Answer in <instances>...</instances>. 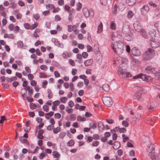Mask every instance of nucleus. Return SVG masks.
Wrapping results in <instances>:
<instances>
[{
    "instance_id": "obj_36",
    "label": "nucleus",
    "mask_w": 160,
    "mask_h": 160,
    "mask_svg": "<svg viewBox=\"0 0 160 160\" xmlns=\"http://www.w3.org/2000/svg\"><path fill=\"white\" fill-rule=\"evenodd\" d=\"M148 4L150 6L152 7L153 8H156L158 6V5L157 4L152 1L149 2H148Z\"/></svg>"
},
{
    "instance_id": "obj_19",
    "label": "nucleus",
    "mask_w": 160,
    "mask_h": 160,
    "mask_svg": "<svg viewBox=\"0 0 160 160\" xmlns=\"http://www.w3.org/2000/svg\"><path fill=\"white\" fill-rule=\"evenodd\" d=\"M24 89L26 90H27L28 91V94L29 96H31L32 95L33 90L30 87L27 86Z\"/></svg>"
},
{
    "instance_id": "obj_9",
    "label": "nucleus",
    "mask_w": 160,
    "mask_h": 160,
    "mask_svg": "<svg viewBox=\"0 0 160 160\" xmlns=\"http://www.w3.org/2000/svg\"><path fill=\"white\" fill-rule=\"evenodd\" d=\"M132 54L134 56L138 57L141 55V52L140 50L136 47H133L131 49Z\"/></svg>"
},
{
    "instance_id": "obj_62",
    "label": "nucleus",
    "mask_w": 160,
    "mask_h": 160,
    "mask_svg": "<svg viewBox=\"0 0 160 160\" xmlns=\"http://www.w3.org/2000/svg\"><path fill=\"white\" fill-rule=\"evenodd\" d=\"M40 68L41 69L45 71L46 70L48 69L47 67L45 65H41L40 66Z\"/></svg>"
},
{
    "instance_id": "obj_16",
    "label": "nucleus",
    "mask_w": 160,
    "mask_h": 160,
    "mask_svg": "<svg viewBox=\"0 0 160 160\" xmlns=\"http://www.w3.org/2000/svg\"><path fill=\"white\" fill-rule=\"evenodd\" d=\"M118 60L120 64H124V66L125 65V63H126L128 61L127 59L124 58H122L120 57L118 58Z\"/></svg>"
},
{
    "instance_id": "obj_12",
    "label": "nucleus",
    "mask_w": 160,
    "mask_h": 160,
    "mask_svg": "<svg viewBox=\"0 0 160 160\" xmlns=\"http://www.w3.org/2000/svg\"><path fill=\"white\" fill-rule=\"evenodd\" d=\"M52 42L54 43V44L58 47H59L61 48H63L64 47V45L62 43H60L59 42L58 39L55 38H52Z\"/></svg>"
},
{
    "instance_id": "obj_3",
    "label": "nucleus",
    "mask_w": 160,
    "mask_h": 160,
    "mask_svg": "<svg viewBox=\"0 0 160 160\" xmlns=\"http://www.w3.org/2000/svg\"><path fill=\"white\" fill-rule=\"evenodd\" d=\"M121 67L122 66H119L118 71V74L119 76L123 78H129L132 76L129 72H127L125 69H122Z\"/></svg>"
},
{
    "instance_id": "obj_22",
    "label": "nucleus",
    "mask_w": 160,
    "mask_h": 160,
    "mask_svg": "<svg viewBox=\"0 0 160 160\" xmlns=\"http://www.w3.org/2000/svg\"><path fill=\"white\" fill-rule=\"evenodd\" d=\"M52 154L54 158H60V154L56 151H53Z\"/></svg>"
},
{
    "instance_id": "obj_53",
    "label": "nucleus",
    "mask_w": 160,
    "mask_h": 160,
    "mask_svg": "<svg viewBox=\"0 0 160 160\" xmlns=\"http://www.w3.org/2000/svg\"><path fill=\"white\" fill-rule=\"evenodd\" d=\"M77 8L78 10H80L82 8V5L81 3L79 2H78V3L76 5Z\"/></svg>"
},
{
    "instance_id": "obj_46",
    "label": "nucleus",
    "mask_w": 160,
    "mask_h": 160,
    "mask_svg": "<svg viewBox=\"0 0 160 160\" xmlns=\"http://www.w3.org/2000/svg\"><path fill=\"white\" fill-rule=\"evenodd\" d=\"M99 143V141H95L92 143V145L93 146L97 147Z\"/></svg>"
},
{
    "instance_id": "obj_11",
    "label": "nucleus",
    "mask_w": 160,
    "mask_h": 160,
    "mask_svg": "<svg viewBox=\"0 0 160 160\" xmlns=\"http://www.w3.org/2000/svg\"><path fill=\"white\" fill-rule=\"evenodd\" d=\"M149 155L152 158V160H160V158L158 157V153L151 152L150 153Z\"/></svg>"
},
{
    "instance_id": "obj_52",
    "label": "nucleus",
    "mask_w": 160,
    "mask_h": 160,
    "mask_svg": "<svg viewBox=\"0 0 160 160\" xmlns=\"http://www.w3.org/2000/svg\"><path fill=\"white\" fill-rule=\"evenodd\" d=\"M60 103V101L58 100L54 101L52 103L53 105L57 106H58Z\"/></svg>"
},
{
    "instance_id": "obj_34",
    "label": "nucleus",
    "mask_w": 160,
    "mask_h": 160,
    "mask_svg": "<svg viewBox=\"0 0 160 160\" xmlns=\"http://www.w3.org/2000/svg\"><path fill=\"white\" fill-rule=\"evenodd\" d=\"M67 144L69 146H73L74 144V141L72 139H71L68 142Z\"/></svg>"
},
{
    "instance_id": "obj_14",
    "label": "nucleus",
    "mask_w": 160,
    "mask_h": 160,
    "mask_svg": "<svg viewBox=\"0 0 160 160\" xmlns=\"http://www.w3.org/2000/svg\"><path fill=\"white\" fill-rule=\"evenodd\" d=\"M142 79L143 81L148 82L152 81V78L150 76H147L145 74H142Z\"/></svg>"
},
{
    "instance_id": "obj_2",
    "label": "nucleus",
    "mask_w": 160,
    "mask_h": 160,
    "mask_svg": "<svg viewBox=\"0 0 160 160\" xmlns=\"http://www.w3.org/2000/svg\"><path fill=\"white\" fill-rule=\"evenodd\" d=\"M155 55L154 50L151 48H148L145 53L143 57L146 60L151 59L153 58Z\"/></svg>"
},
{
    "instance_id": "obj_40",
    "label": "nucleus",
    "mask_w": 160,
    "mask_h": 160,
    "mask_svg": "<svg viewBox=\"0 0 160 160\" xmlns=\"http://www.w3.org/2000/svg\"><path fill=\"white\" fill-rule=\"evenodd\" d=\"M33 17L35 20H37L40 18V16L38 13H36L33 14Z\"/></svg>"
},
{
    "instance_id": "obj_64",
    "label": "nucleus",
    "mask_w": 160,
    "mask_h": 160,
    "mask_svg": "<svg viewBox=\"0 0 160 160\" xmlns=\"http://www.w3.org/2000/svg\"><path fill=\"white\" fill-rule=\"evenodd\" d=\"M69 63L72 66H74L75 65V63L74 60L72 59H70L69 60Z\"/></svg>"
},
{
    "instance_id": "obj_13",
    "label": "nucleus",
    "mask_w": 160,
    "mask_h": 160,
    "mask_svg": "<svg viewBox=\"0 0 160 160\" xmlns=\"http://www.w3.org/2000/svg\"><path fill=\"white\" fill-rule=\"evenodd\" d=\"M149 10V7L147 5H144L141 8V11L142 14L144 15L147 13Z\"/></svg>"
},
{
    "instance_id": "obj_32",
    "label": "nucleus",
    "mask_w": 160,
    "mask_h": 160,
    "mask_svg": "<svg viewBox=\"0 0 160 160\" xmlns=\"http://www.w3.org/2000/svg\"><path fill=\"white\" fill-rule=\"evenodd\" d=\"M61 131V128L60 127H57L55 128H53V132L55 134H57Z\"/></svg>"
},
{
    "instance_id": "obj_37",
    "label": "nucleus",
    "mask_w": 160,
    "mask_h": 160,
    "mask_svg": "<svg viewBox=\"0 0 160 160\" xmlns=\"http://www.w3.org/2000/svg\"><path fill=\"white\" fill-rule=\"evenodd\" d=\"M38 25V23L37 22H36L34 24L31 25L30 26V29H34L37 27Z\"/></svg>"
},
{
    "instance_id": "obj_55",
    "label": "nucleus",
    "mask_w": 160,
    "mask_h": 160,
    "mask_svg": "<svg viewBox=\"0 0 160 160\" xmlns=\"http://www.w3.org/2000/svg\"><path fill=\"white\" fill-rule=\"evenodd\" d=\"M122 125L126 127H128V123L126 121L124 120L122 122Z\"/></svg>"
},
{
    "instance_id": "obj_23",
    "label": "nucleus",
    "mask_w": 160,
    "mask_h": 160,
    "mask_svg": "<svg viewBox=\"0 0 160 160\" xmlns=\"http://www.w3.org/2000/svg\"><path fill=\"white\" fill-rule=\"evenodd\" d=\"M93 63V61L92 59H88L86 60L84 62V64L86 66H88L91 65Z\"/></svg>"
},
{
    "instance_id": "obj_39",
    "label": "nucleus",
    "mask_w": 160,
    "mask_h": 160,
    "mask_svg": "<svg viewBox=\"0 0 160 160\" xmlns=\"http://www.w3.org/2000/svg\"><path fill=\"white\" fill-rule=\"evenodd\" d=\"M103 88L105 91H108L109 90V86L107 84H105L103 86Z\"/></svg>"
},
{
    "instance_id": "obj_17",
    "label": "nucleus",
    "mask_w": 160,
    "mask_h": 160,
    "mask_svg": "<svg viewBox=\"0 0 160 160\" xmlns=\"http://www.w3.org/2000/svg\"><path fill=\"white\" fill-rule=\"evenodd\" d=\"M103 31V24L102 22H100L99 24L98 27L97 31V33L100 34Z\"/></svg>"
},
{
    "instance_id": "obj_58",
    "label": "nucleus",
    "mask_w": 160,
    "mask_h": 160,
    "mask_svg": "<svg viewBox=\"0 0 160 160\" xmlns=\"http://www.w3.org/2000/svg\"><path fill=\"white\" fill-rule=\"evenodd\" d=\"M46 8L48 9H51L52 8H54V6L53 4H48L46 6Z\"/></svg>"
},
{
    "instance_id": "obj_51",
    "label": "nucleus",
    "mask_w": 160,
    "mask_h": 160,
    "mask_svg": "<svg viewBox=\"0 0 160 160\" xmlns=\"http://www.w3.org/2000/svg\"><path fill=\"white\" fill-rule=\"evenodd\" d=\"M118 6L117 5H115L112 11V13L113 14H115L117 13Z\"/></svg>"
},
{
    "instance_id": "obj_20",
    "label": "nucleus",
    "mask_w": 160,
    "mask_h": 160,
    "mask_svg": "<svg viewBox=\"0 0 160 160\" xmlns=\"http://www.w3.org/2000/svg\"><path fill=\"white\" fill-rule=\"evenodd\" d=\"M98 127L99 131L102 132L104 129V126L103 122H99L98 123Z\"/></svg>"
},
{
    "instance_id": "obj_10",
    "label": "nucleus",
    "mask_w": 160,
    "mask_h": 160,
    "mask_svg": "<svg viewBox=\"0 0 160 160\" xmlns=\"http://www.w3.org/2000/svg\"><path fill=\"white\" fill-rule=\"evenodd\" d=\"M150 41L151 46L153 48H156L159 46V42L157 41V38H154V39H150Z\"/></svg>"
},
{
    "instance_id": "obj_28",
    "label": "nucleus",
    "mask_w": 160,
    "mask_h": 160,
    "mask_svg": "<svg viewBox=\"0 0 160 160\" xmlns=\"http://www.w3.org/2000/svg\"><path fill=\"white\" fill-rule=\"evenodd\" d=\"M54 114L53 112L50 111L49 112L46 113L45 115V118L47 119H48L52 116Z\"/></svg>"
},
{
    "instance_id": "obj_7",
    "label": "nucleus",
    "mask_w": 160,
    "mask_h": 160,
    "mask_svg": "<svg viewBox=\"0 0 160 160\" xmlns=\"http://www.w3.org/2000/svg\"><path fill=\"white\" fill-rule=\"evenodd\" d=\"M158 31L155 29H152L150 30L149 32V35L150 39H154L155 38H157L158 35Z\"/></svg>"
},
{
    "instance_id": "obj_44",
    "label": "nucleus",
    "mask_w": 160,
    "mask_h": 160,
    "mask_svg": "<svg viewBox=\"0 0 160 160\" xmlns=\"http://www.w3.org/2000/svg\"><path fill=\"white\" fill-rule=\"evenodd\" d=\"M97 127V125L95 122L91 123L90 124V128L92 129H95Z\"/></svg>"
},
{
    "instance_id": "obj_61",
    "label": "nucleus",
    "mask_w": 160,
    "mask_h": 160,
    "mask_svg": "<svg viewBox=\"0 0 160 160\" xmlns=\"http://www.w3.org/2000/svg\"><path fill=\"white\" fill-rule=\"evenodd\" d=\"M61 114L58 113H56L54 114V117L55 118L59 119L61 118Z\"/></svg>"
},
{
    "instance_id": "obj_54",
    "label": "nucleus",
    "mask_w": 160,
    "mask_h": 160,
    "mask_svg": "<svg viewBox=\"0 0 160 160\" xmlns=\"http://www.w3.org/2000/svg\"><path fill=\"white\" fill-rule=\"evenodd\" d=\"M68 31L69 32H71L73 30V27L71 25H68Z\"/></svg>"
},
{
    "instance_id": "obj_21",
    "label": "nucleus",
    "mask_w": 160,
    "mask_h": 160,
    "mask_svg": "<svg viewBox=\"0 0 160 160\" xmlns=\"http://www.w3.org/2000/svg\"><path fill=\"white\" fill-rule=\"evenodd\" d=\"M140 32L141 33V35L144 38H148V34L144 29H143Z\"/></svg>"
},
{
    "instance_id": "obj_24",
    "label": "nucleus",
    "mask_w": 160,
    "mask_h": 160,
    "mask_svg": "<svg viewBox=\"0 0 160 160\" xmlns=\"http://www.w3.org/2000/svg\"><path fill=\"white\" fill-rule=\"evenodd\" d=\"M120 146V143L118 141H116L113 143V148L114 149L116 150L118 149Z\"/></svg>"
},
{
    "instance_id": "obj_45",
    "label": "nucleus",
    "mask_w": 160,
    "mask_h": 160,
    "mask_svg": "<svg viewBox=\"0 0 160 160\" xmlns=\"http://www.w3.org/2000/svg\"><path fill=\"white\" fill-rule=\"evenodd\" d=\"M30 108L32 109H34L37 107V105L34 103H30Z\"/></svg>"
},
{
    "instance_id": "obj_35",
    "label": "nucleus",
    "mask_w": 160,
    "mask_h": 160,
    "mask_svg": "<svg viewBox=\"0 0 160 160\" xmlns=\"http://www.w3.org/2000/svg\"><path fill=\"white\" fill-rule=\"evenodd\" d=\"M60 100L62 103H65L66 102L68 98L65 97H61L60 98Z\"/></svg>"
},
{
    "instance_id": "obj_60",
    "label": "nucleus",
    "mask_w": 160,
    "mask_h": 160,
    "mask_svg": "<svg viewBox=\"0 0 160 160\" xmlns=\"http://www.w3.org/2000/svg\"><path fill=\"white\" fill-rule=\"evenodd\" d=\"M88 56V53L86 52H83L82 53V57L84 58H87Z\"/></svg>"
},
{
    "instance_id": "obj_27",
    "label": "nucleus",
    "mask_w": 160,
    "mask_h": 160,
    "mask_svg": "<svg viewBox=\"0 0 160 160\" xmlns=\"http://www.w3.org/2000/svg\"><path fill=\"white\" fill-rule=\"evenodd\" d=\"M40 32V30L39 29H36L35 31H34L33 34V36L35 38H38L39 37V36L38 34V33H39V32Z\"/></svg>"
},
{
    "instance_id": "obj_41",
    "label": "nucleus",
    "mask_w": 160,
    "mask_h": 160,
    "mask_svg": "<svg viewBox=\"0 0 160 160\" xmlns=\"http://www.w3.org/2000/svg\"><path fill=\"white\" fill-rule=\"evenodd\" d=\"M23 45V42L21 41H19L17 42V46L19 48H22Z\"/></svg>"
},
{
    "instance_id": "obj_4",
    "label": "nucleus",
    "mask_w": 160,
    "mask_h": 160,
    "mask_svg": "<svg viewBox=\"0 0 160 160\" xmlns=\"http://www.w3.org/2000/svg\"><path fill=\"white\" fill-rule=\"evenodd\" d=\"M129 30L128 29L123 28L122 30V36H124L125 39L127 41H130L132 40L133 38V34L130 32H128Z\"/></svg>"
},
{
    "instance_id": "obj_38",
    "label": "nucleus",
    "mask_w": 160,
    "mask_h": 160,
    "mask_svg": "<svg viewBox=\"0 0 160 160\" xmlns=\"http://www.w3.org/2000/svg\"><path fill=\"white\" fill-rule=\"evenodd\" d=\"M17 78L16 76L11 77L10 78H8L7 79L8 82H11L13 81H15L17 80Z\"/></svg>"
},
{
    "instance_id": "obj_33",
    "label": "nucleus",
    "mask_w": 160,
    "mask_h": 160,
    "mask_svg": "<svg viewBox=\"0 0 160 160\" xmlns=\"http://www.w3.org/2000/svg\"><path fill=\"white\" fill-rule=\"evenodd\" d=\"M70 56L69 53L67 51H65L62 54V56L63 58H67Z\"/></svg>"
},
{
    "instance_id": "obj_59",
    "label": "nucleus",
    "mask_w": 160,
    "mask_h": 160,
    "mask_svg": "<svg viewBox=\"0 0 160 160\" xmlns=\"http://www.w3.org/2000/svg\"><path fill=\"white\" fill-rule=\"evenodd\" d=\"M54 128V125H49L47 127V129L49 131H51Z\"/></svg>"
},
{
    "instance_id": "obj_1",
    "label": "nucleus",
    "mask_w": 160,
    "mask_h": 160,
    "mask_svg": "<svg viewBox=\"0 0 160 160\" xmlns=\"http://www.w3.org/2000/svg\"><path fill=\"white\" fill-rule=\"evenodd\" d=\"M123 43L119 41L115 43H112L111 44V47L115 53L118 55L122 54L124 51Z\"/></svg>"
},
{
    "instance_id": "obj_47",
    "label": "nucleus",
    "mask_w": 160,
    "mask_h": 160,
    "mask_svg": "<svg viewBox=\"0 0 160 160\" xmlns=\"http://www.w3.org/2000/svg\"><path fill=\"white\" fill-rule=\"evenodd\" d=\"M142 74H140L138 75H136L133 77V79H137L138 78H141L142 79Z\"/></svg>"
},
{
    "instance_id": "obj_49",
    "label": "nucleus",
    "mask_w": 160,
    "mask_h": 160,
    "mask_svg": "<svg viewBox=\"0 0 160 160\" xmlns=\"http://www.w3.org/2000/svg\"><path fill=\"white\" fill-rule=\"evenodd\" d=\"M10 6L9 8H16L17 6V4L14 2H12L10 3Z\"/></svg>"
},
{
    "instance_id": "obj_15",
    "label": "nucleus",
    "mask_w": 160,
    "mask_h": 160,
    "mask_svg": "<svg viewBox=\"0 0 160 160\" xmlns=\"http://www.w3.org/2000/svg\"><path fill=\"white\" fill-rule=\"evenodd\" d=\"M145 69L146 71L150 72L152 73H154L155 74L157 73H158L155 71V68H154L150 66H148Z\"/></svg>"
},
{
    "instance_id": "obj_57",
    "label": "nucleus",
    "mask_w": 160,
    "mask_h": 160,
    "mask_svg": "<svg viewBox=\"0 0 160 160\" xmlns=\"http://www.w3.org/2000/svg\"><path fill=\"white\" fill-rule=\"evenodd\" d=\"M24 28L27 29H30V26L28 23H25L24 24Z\"/></svg>"
},
{
    "instance_id": "obj_25",
    "label": "nucleus",
    "mask_w": 160,
    "mask_h": 160,
    "mask_svg": "<svg viewBox=\"0 0 160 160\" xmlns=\"http://www.w3.org/2000/svg\"><path fill=\"white\" fill-rule=\"evenodd\" d=\"M135 90L136 93L141 94L142 93L143 89L141 87L139 86H137L135 88Z\"/></svg>"
},
{
    "instance_id": "obj_8",
    "label": "nucleus",
    "mask_w": 160,
    "mask_h": 160,
    "mask_svg": "<svg viewBox=\"0 0 160 160\" xmlns=\"http://www.w3.org/2000/svg\"><path fill=\"white\" fill-rule=\"evenodd\" d=\"M133 25L135 30L138 32H141V31L143 29L140 24L138 21H135Z\"/></svg>"
},
{
    "instance_id": "obj_18",
    "label": "nucleus",
    "mask_w": 160,
    "mask_h": 160,
    "mask_svg": "<svg viewBox=\"0 0 160 160\" xmlns=\"http://www.w3.org/2000/svg\"><path fill=\"white\" fill-rule=\"evenodd\" d=\"M142 94L138 93L136 92L133 96V99L135 100H140V101H141V97Z\"/></svg>"
},
{
    "instance_id": "obj_30",
    "label": "nucleus",
    "mask_w": 160,
    "mask_h": 160,
    "mask_svg": "<svg viewBox=\"0 0 160 160\" xmlns=\"http://www.w3.org/2000/svg\"><path fill=\"white\" fill-rule=\"evenodd\" d=\"M134 13L131 11L130 10L128 11L127 14V17L128 18H130L132 17L133 16Z\"/></svg>"
},
{
    "instance_id": "obj_5",
    "label": "nucleus",
    "mask_w": 160,
    "mask_h": 160,
    "mask_svg": "<svg viewBox=\"0 0 160 160\" xmlns=\"http://www.w3.org/2000/svg\"><path fill=\"white\" fill-rule=\"evenodd\" d=\"M102 100L104 104L108 107L110 106L112 103V102L111 98L109 97H103Z\"/></svg>"
},
{
    "instance_id": "obj_42",
    "label": "nucleus",
    "mask_w": 160,
    "mask_h": 160,
    "mask_svg": "<svg viewBox=\"0 0 160 160\" xmlns=\"http://www.w3.org/2000/svg\"><path fill=\"white\" fill-rule=\"evenodd\" d=\"M77 120L79 121H83L86 120V119L85 118L82 117L81 116H78L77 117Z\"/></svg>"
},
{
    "instance_id": "obj_48",
    "label": "nucleus",
    "mask_w": 160,
    "mask_h": 160,
    "mask_svg": "<svg viewBox=\"0 0 160 160\" xmlns=\"http://www.w3.org/2000/svg\"><path fill=\"white\" fill-rule=\"evenodd\" d=\"M43 110L46 112H48L49 111V107L48 106L44 105L42 107Z\"/></svg>"
},
{
    "instance_id": "obj_6",
    "label": "nucleus",
    "mask_w": 160,
    "mask_h": 160,
    "mask_svg": "<svg viewBox=\"0 0 160 160\" xmlns=\"http://www.w3.org/2000/svg\"><path fill=\"white\" fill-rule=\"evenodd\" d=\"M83 13L86 17H88L89 15L93 17L94 16V12L92 9L88 10L87 8H84L83 9Z\"/></svg>"
},
{
    "instance_id": "obj_29",
    "label": "nucleus",
    "mask_w": 160,
    "mask_h": 160,
    "mask_svg": "<svg viewBox=\"0 0 160 160\" xmlns=\"http://www.w3.org/2000/svg\"><path fill=\"white\" fill-rule=\"evenodd\" d=\"M47 93L48 94V98L49 99H51L52 98L53 94L52 93L51 91L49 89H47Z\"/></svg>"
},
{
    "instance_id": "obj_26",
    "label": "nucleus",
    "mask_w": 160,
    "mask_h": 160,
    "mask_svg": "<svg viewBox=\"0 0 160 160\" xmlns=\"http://www.w3.org/2000/svg\"><path fill=\"white\" fill-rule=\"evenodd\" d=\"M110 28L112 30H115L116 29V25L114 21H112L111 22L110 25Z\"/></svg>"
},
{
    "instance_id": "obj_43",
    "label": "nucleus",
    "mask_w": 160,
    "mask_h": 160,
    "mask_svg": "<svg viewBox=\"0 0 160 160\" xmlns=\"http://www.w3.org/2000/svg\"><path fill=\"white\" fill-rule=\"evenodd\" d=\"M39 77L41 78H47V75L43 72H40Z\"/></svg>"
},
{
    "instance_id": "obj_31",
    "label": "nucleus",
    "mask_w": 160,
    "mask_h": 160,
    "mask_svg": "<svg viewBox=\"0 0 160 160\" xmlns=\"http://www.w3.org/2000/svg\"><path fill=\"white\" fill-rule=\"evenodd\" d=\"M66 135V132H61L59 135V138L61 139H63L64 138Z\"/></svg>"
},
{
    "instance_id": "obj_56",
    "label": "nucleus",
    "mask_w": 160,
    "mask_h": 160,
    "mask_svg": "<svg viewBox=\"0 0 160 160\" xmlns=\"http://www.w3.org/2000/svg\"><path fill=\"white\" fill-rule=\"evenodd\" d=\"M77 70L76 68H72V70L71 73L73 76L75 75L77 73Z\"/></svg>"
},
{
    "instance_id": "obj_63",
    "label": "nucleus",
    "mask_w": 160,
    "mask_h": 160,
    "mask_svg": "<svg viewBox=\"0 0 160 160\" xmlns=\"http://www.w3.org/2000/svg\"><path fill=\"white\" fill-rule=\"evenodd\" d=\"M28 78L30 80H32L34 78L33 75L32 74H29L28 75Z\"/></svg>"
},
{
    "instance_id": "obj_50",
    "label": "nucleus",
    "mask_w": 160,
    "mask_h": 160,
    "mask_svg": "<svg viewBox=\"0 0 160 160\" xmlns=\"http://www.w3.org/2000/svg\"><path fill=\"white\" fill-rule=\"evenodd\" d=\"M54 75L56 78H58L60 77V74L58 71H56L54 72Z\"/></svg>"
}]
</instances>
